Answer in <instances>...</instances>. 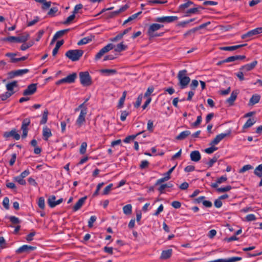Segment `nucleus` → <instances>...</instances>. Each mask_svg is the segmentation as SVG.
<instances>
[{"label": "nucleus", "mask_w": 262, "mask_h": 262, "mask_svg": "<svg viewBox=\"0 0 262 262\" xmlns=\"http://www.w3.org/2000/svg\"><path fill=\"white\" fill-rule=\"evenodd\" d=\"M187 71L183 70L180 71L178 74V79L179 80V84L181 89L185 88L189 84L190 78L186 76Z\"/></svg>", "instance_id": "nucleus-1"}, {"label": "nucleus", "mask_w": 262, "mask_h": 262, "mask_svg": "<svg viewBox=\"0 0 262 262\" xmlns=\"http://www.w3.org/2000/svg\"><path fill=\"white\" fill-rule=\"evenodd\" d=\"M83 54V51L81 50H70L66 53V56L73 61L79 60Z\"/></svg>", "instance_id": "nucleus-2"}, {"label": "nucleus", "mask_w": 262, "mask_h": 262, "mask_svg": "<svg viewBox=\"0 0 262 262\" xmlns=\"http://www.w3.org/2000/svg\"><path fill=\"white\" fill-rule=\"evenodd\" d=\"M81 84L83 86H90L92 83L91 77L88 72H81L79 73Z\"/></svg>", "instance_id": "nucleus-3"}, {"label": "nucleus", "mask_w": 262, "mask_h": 262, "mask_svg": "<svg viewBox=\"0 0 262 262\" xmlns=\"http://www.w3.org/2000/svg\"><path fill=\"white\" fill-rule=\"evenodd\" d=\"M115 46L112 43H108L103 48H102L98 53L95 55V59L97 60L100 59L102 56L108 52L112 50L114 48Z\"/></svg>", "instance_id": "nucleus-4"}, {"label": "nucleus", "mask_w": 262, "mask_h": 262, "mask_svg": "<svg viewBox=\"0 0 262 262\" xmlns=\"http://www.w3.org/2000/svg\"><path fill=\"white\" fill-rule=\"evenodd\" d=\"M163 27V25L159 24H151L148 29V34L150 37H153L155 36H159V34H154V32L158 30L161 28Z\"/></svg>", "instance_id": "nucleus-5"}, {"label": "nucleus", "mask_w": 262, "mask_h": 262, "mask_svg": "<svg viewBox=\"0 0 262 262\" xmlns=\"http://www.w3.org/2000/svg\"><path fill=\"white\" fill-rule=\"evenodd\" d=\"M262 33V27L257 28L248 31L247 33L242 35V38L245 39L247 38H251L253 36Z\"/></svg>", "instance_id": "nucleus-6"}, {"label": "nucleus", "mask_w": 262, "mask_h": 262, "mask_svg": "<svg viewBox=\"0 0 262 262\" xmlns=\"http://www.w3.org/2000/svg\"><path fill=\"white\" fill-rule=\"evenodd\" d=\"M30 38L29 34L27 33H24L19 36H11V42H25Z\"/></svg>", "instance_id": "nucleus-7"}, {"label": "nucleus", "mask_w": 262, "mask_h": 262, "mask_svg": "<svg viewBox=\"0 0 262 262\" xmlns=\"http://www.w3.org/2000/svg\"><path fill=\"white\" fill-rule=\"evenodd\" d=\"M178 19L176 16H163L156 18L155 21L159 23H170Z\"/></svg>", "instance_id": "nucleus-8"}, {"label": "nucleus", "mask_w": 262, "mask_h": 262, "mask_svg": "<svg viewBox=\"0 0 262 262\" xmlns=\"http://www.w3.org/2000/svg\"><path fill=\"white\" fill-rule=\"evenodd\" d=\"M86 113V111L85 108L81 110L80 115L76 121V124L78 127H80L85 122V118Z\"/></svg>", "instance_id": "nucleus-9"}, {"label": "nucleus", "mask_w": 262, "mask_h": 262, "mask_svg": "<svg viewBox=\"0 0 262 262\" xmlns=\"http://www.w3.org/2000/svg\"><path fill=\"white\" fill-rule=\"evenodd\" d=\"M36 248V247L24 245L16 250V253L17 254H21L23 253H29L31 251H34Z\"/></svg>", "instance_id": "nucleus-10"}, {"label": "nucleus", "mask_w": 262, "mask_h": 262, "mask_svg": "<svg viewBox=\"0 0 262 262\" xmlns=\"http://www.w3.org/2000/svg\"><path fill=\"white\" fill-rule=\"evenodd\" d=\"M231 130H228L226 133H222L217 135L215 138L211 141L210 145H214L217 144L224 138L229 136L231 134Z\"/></svg>", "instance_id": "nucleus-11"}, {"label": "nucleus", "mask_w": 262, "mask_h": 262, "mask_svg": "<svg viewBox=\"0 0 262 262\" xmlns=\"http://www.w3.org/2000/svg\"><path fill=\"white\" fill-rule=\"evenodd\" d=\"M36 83H32L29 85L27 88L24 91L23 95L24 96H29L33 95L36 91Z\"/></svg>", "instance_id": "nucleus-12"}, {"label": "nucleus", "mask_w": 262, "mask_h": 262, "mask_svg": "<svg viewBox=\"0 0 262 262\" xmlns=\"http://www.w3.org/2000/svg\"><path fill=\"white\" fill-rule=\"evenodd\" d=\"M4 137L6 138L12 137L16 140L20 139V135L17 133L16 129H13L10 132H5Z\"/></svg>", "instance_id": "nucleus-13"}, {"label": "nucleus", "mask_w": 262, "mask_h": 262, "mask_svg": "<svg viewBox=\"0 0 262 262\" xmlns=\"http://www.w3.org/2000/svg\"><path fill=\"white\" fill-rule=\"evenodd\" d=\"M257 64L256 60L253 61L252 62L247 64L241 67L239 70L244 72H247L253 69Z\"/></svg>", "instance_id": "nucleus-14"}, {"label": "nucleus", "mask_w": 262, "mask_h": 262, "mask_svg": "<svg viewBox=\"0 0 262 262\" xmlns=\"http://www.w3.org/2000/svg\"><path fill=\"white\" fill-rule=\"evenodd\" d=\"M238 92L237 90L233 91L230 97L226 100V102L229 104V106H232L234 104V102L237 98Z\"/></svg>", "instance_id": "nucleus-15"}, {"label": "nucleus", "mask_w": 262, "mask_h": 262, "mask_svg": "<svg viewBox=\"0 0 262 262\" xmlns=\"http://www.w3.org/2000/svg\"><path fill=\"white\" fill-rule=\"evenodd\" d=\"M52 136L51 130L47 126H45L42 129L43 139L45 141H48V139Z\"/></svg>", "instance_id": "nucleus-16"}, {"label": "nucleus", "mask_w": 262, "mask_h": 262, "mask_svg": "<svg viewBox=\"0 0 262 262\" xmlns=\"http://www.w3.org/2000/svg\"><path fill=\"white\" fill-rule=\"evenodd\" d=\"M185 2V3L179 6L178 8L179 12H184L187 8L194 4L190 0H186Z\"/></svg>", "instance_id": "nucleus-17"}, {"label": "nucleus", "mask_w": 262, "mask_h": 262, "mask_svg": "<svg viewBox=\"0 0 262 262\" xmlns=\"http://www.w3.org/2000/svg\"><path fill=\"white\" fill-rule=\"evenodd\" d=\"M190 157L192 161L197 162L200 160L201 156L198 150H194L191 152Z\"/></svg>", "instance_id": "nucleus-18"}, {"label": "nucleus", "mask_w": 262, "mask_h": 262, "mask_svg": "<svg viewBox=\"0 0 262 262\" xmlns=\"http://www.w3.org/2000/svg\"><path fill=\"white\" fill-rule=\"evenodd\" d=\"M87 199V196H85L84 197L81 198L75 204V205L73 206V210L74 211H76L78 210L83 205L85 201Z\"/></svg>", "instance_id": "nucleus-19"}, {"label": "nucleus", "mask_w": 262, "mask_h": 262, "mask_svg": "<svg viewBox=\"0 0 262 262\" xmlns=\"http://www.w3.org/2000/svg\"><path fill=\"white\" fill-rule=\"evenodd\" d=\"M246 45H247V44H242V45H239L230 46V47H222L220 48V49L221 50H223V51H234L236 49H238L240 48L245 47Z\"/></svg>", "instance_id": "nucleus-20"}, {"label": "nucleus", "mask_w": 262, "mask_h": 262, "mask_svg": "<svg viewBox=\"0 0 262 262\" xmlns=\"http://www.w3.org/2000/svg\"><path fill=\"white\" fill-rule=\"evenodd\" d=\"M204 9V8L202 6H198V7L196 8L189 9L186 11L185 16H189L190 15V14L199 13L201 10H203Z\"/></svg>", "instance_id": "nucleus-21"}, {"label": "nucleus", "mask_w": 262, "mask_h": 262, "mask_svg": "<svg viewBox=\"0 0 262 262\" xmlns=\"http://www.w3.org/2000/svg\"><path fill=\"white\" fill-rule=\"evenodd\" d=\"M191 134L189 130H185L181 132L179 135L176 137L175 139L177 140H183L186 139Z\"/></svg>", "instance_id": "nucleus-22"}, {"label": "nucleus", "mask_w": 262, "mask_h": 262, "mask_svg": "<svg viewBox=\"0 0 262 262\" xmlns=\"http://www.w3.org/2000/svg\"><path fill=\"white\" fill-rule=\"evenodd\" d=\"M172 249H168L162 251L160 258L162 259L169 258L172 254Z\"/></svg>", "instance_id": "nucleus-23"}, {"label": "nucleus", "mask_w": 262, "mask_h": 262, "mask_svg": "<svg viewBox=\"0 0 262 262\" xmlns=\"http://www.w3.org/2000/svg\"><path fill=\"white\" fill-rule=\"evenodd\" d=\"M94 36H87L85 37H84L82 38L81 40H80L78 42L77 45L78 46H81L83 45H85L90 41H91L94 38Z\"/></svg>", "instance_id": "nucleus-24"}, {"label": "nucleus", "mask_w": 262, "mask_h": 262, "mask_svg": "<svg viewBox=\"0 0 262 262\" xmlns=\"http://www.w3.org/2000/svg\"><path fill=\"white\" fill-rule=\"evenodd\" d=\"M17 81H13L7 84L6 85L7 91L10 92H15V91H14V88L17 87Z\"/></svg>", "instance_id": "nucleus-25"}, {"label": "nucleus", "mask_w": 262, "mask_h": 262, "mask_svg": "<svg viewBox=\"0 0 262 262\" xmlns=\"http://www.w3.org/2000/svg\"><path fill=\"white\" fill-rule=\"evenodd\" d=\"M63 43H64L63 40H61L58 41L56 42L55 47L54 48V49H53V52H52V55L53 56H56V55L58 53L59 48L63 44Z\"/></svg>", "instance_id": "nucleus-26"}, {"label": "nucleus", "mask_w": 262, "mask_h": 262, "mask_svg": "<svg viewBox=\"0 0 262 262\" xmlns=\"http://www.w3.org/2000/svg\"><path fill=\"white\" fill-rule=\"evenodd\" d=\"M260 96L258 95H253L250 99L249 104L254 105L258 103L260 100Z\"/></svg>", "instance_id": "nucleus-27"}, {"label": "nucleus", "mask_w": 262, "mask_h": 262, "mask_svg": "<svg viewBox=\"0 0 262 262\" xmlns=\"http://www.w3.org/2000/svg\"><path fill=\"white\" fill-rule=\"evenodd\" d=\"M145 131L143 130V131H142V132H140L138 133H137V134L136 135H131V136H128L127 137H126L124 140H123V142H125V143H129L131 140H133L134 139H135L136 137H137L138 136H139V135L143 133Z\"/></svg>", "instance_id": "nucleus-28"}, {"label": "nucleus", "mask_w": 262, "mask_h": 262, "mask_svg": "<svg viewBox=\"0 0 262 262\" xmlns=\"http://www.w3.org/2000/svg\"><path fill=\"white\" fill-rule=\"evenodd\" d=\"M123 213L126 215H129L132 212V206L131 204H127L123 207Z\"/></svg>", "instance_id": "nucleus-29"}, {"label": "nucleus", "mask_w": 262, "mask_h": 262, "mask_svg": "<svg viewBox=\"0 0 262 262\" xmlns=\"http://www.w3.org/2000/svg\"><path fill=\"white\" fill-rule=\"evenodd\" d=\"M69 31H70V29H67L57 31L54 35L55 36V38L58 39V38L62 37L63 35H64L67 32H68Z\"/></svg>", "instance_id": "nucleus-30"}, {"label": "nucleus", "mask_w": 262, "mask_h": 262, "mask_svg": "<svg viewBox=\"0 0 262 262\" xmlns=\"http://www.w3.org/2000/svg\"><path fill=\"white\" fill-rule=\"evenodd\" d=\"M48 111L47 109H46L42 114V118L40 121V124H45L47 123L48 120Z\"/></svg>", "instance_id": "nucleus-31"}, {"label": "nucleus", "mask_w": 262, "mask_h": 262, "mask_svg": "<svg viewBox=\"0 0 262 262\" xmlns=\"http://www.w3.org/2000/svg\"><path fill=\"white\" fill-rule=\"evenodd\" d=\"M15 92H10L7 91L4 94H0V98L2 101L6 100L8 98L10 97Z\"/></svg>", "instance_id": "nucleus-32"}, {"label": "nucleus", "mask_w": 262, "mask_h": 262, "mask_svg": "<svg viewBox=\"0 0 262 262\" xmlns=\"http://www.w3.org/2000/svg\"><path fill=\"white\" fill-rule=\"evenodd\" d=\"M127 48V46L124 45L123 42H121L118 44L115 49L116 52H120L122 51L125 50Z\"/></svg>", "instance_id": "nucleus-33"}, {"label": "nucleus", "mask_w": 262, "mask_h": 262, "mask_svg": "<svg viewBox=\"0 0 262 262\" xmlns=\"http://www.w3.org/2000/svg\"><path fill=\"white\" fill-rule=\"evenodd\" d=\"M254 174L259 178L262 177V164L259 165L254 170Z\"/></svg>", "instance_id": "nucleus-34"}, {"label": "nucleus", "mask_w": 262, "mask_h": 262, "mask_svg": "<svg viewBox=\"0 0 262 262\" xmlns=\"http://www.w3.org/2000/svg\"><path fill=\"white\" fill-rule=\"evenodd\" d=\"M255 122L254 119L249 118L243 126V128H247L252 126Z\"/></svg>", "instance_id": "nucleus-35"}, {"label": "nucleus", "mask_w": 262, "mask_h": 262, "mask_svg": "<svg viewBox=\"0 0 262 262\" xmlns=\"http://www.w3.org/2000/svg\"><path fill=\"white\" fill-rule=\"evenodd\" d=\"M77 75L76 73H73L72 74L67 76V78H68V81H69V83H74L75 81L76 78H77Z\"/></svg>", "instance_id": "nucleus-36"}, {"label": "nucleus", "mask_w": 262, "mask_h": 262, "mask_svg": "<svg viewBox=\"0 0 262 262\" xmlns=\"http://www.w3.org/2000/svg\"><path fill=\"white\" fill-rule=\"evenodd\" d=\"M219 156L215 155L210 161L206 163L208 165V167H211L214 163H215L218 159Z\"/></svg>", "instance_id": "nucleus-37"}, {"label": "nucleus", "mask_w": 262, "mask_h": 262, "mask_svg": "<svg viewBox=\"0 0 262 262\" xmlns=\"http://www.w3.org/2000/svg\"><path fill=\"white\" fill-rule=\"evenodd\" d=\"M29 72V70L27 69L17 70L15 71V74L16 76H21L25 74H26Z\"/></svg>", "instance_id": "nucleus-38"}, {"label": "nucleus", "mask_w": 262, "mask_h": 262, "mask_svg": "<svg viewBox=\"0 0 262 262\" xmlns=\"http://www.w3.org/2000/svg\"><path fill=\"white\" fill-rule=\"evenodd\" d=\"M9 219L13 224H19L21 223V221L15 216H10Z\"/></svg>", "instance_id": "nucleus-39"}, {"label": "nucleus", "mask_w": 262, "mask_h": 262, "mask_svg": "<svg viewBox=\"0 0 262 262\" xmlns=\"http://www.w3.org/2000/svg\"><path fill=\"white\" fill-rule=\"evenodd\" d=\"M100 72L107 75L115 74L117 73V71L115 69H102Z\"/></svg>", "instance_id": "nucleus-40"}, {"label": "nucleus", "mask_w": 262, "mask_h": 262, "mask_svg": "<svg viewBox=\"0 0 262 262\" xmlns=\"http://www.w3.org/2000/svg\"><path fill=\"white\" fill-rule=\"evenodd\" d=\"M167 2V1H160V0H148L147 1L149 4H164Z\"/></svg>", "instance_id": "nucleus-41"}, {"label": "nucleus", "mask_w": 262, "mask_h": 262, "mask_svg": "<svg viewBox=\"0 0 262 262\" xmlns=\"http://www.w3.org/2000/svg\"><path fill=\"white\" fill-rule=\"evenodd\" d=\"M147 129L150 133H152L154 131V122L151 120H149L147 122Z\"/></svg>", "instance_id": "nucleus-42"}, {"label": "nucleus", "mask_w": 262, "mask_h": 262, "mask_svg": "<svg viewBox=\"0 0 262 262\" xmlns=\"http://www.w3.org/2000/svg\"><path fill=\"white\" fill-rule=\"evenodd\" d=\"M241 257H232L228 259H224V262H236L242 259Z\"/></svg>", "instance_id": "nucleus-43"}, {"label": "nucleus", "mask_w": 262, "mask_h": 262, "mask_svg": "<svg viewBox=\"0 0 262 262\" xmlns=\"http://www.w3.org/2000/svg\"><path fill=\"white\" fill-rule=\"evenodd\" d=\"M14 180L21 185H25L26 184V181L20 176L15 177Z\"/></svg>", "instance_id": "nucleus-44"}, {"label": "nucleus", "mask_w": 262, "mask_h": 262, "mask_svg": "<svg viewBox=\"0 0 262 262\" xmlns=\"http://www.w3.org/2000/svg\"><path fill=\"white\" fill-rule=\"evenodd\" d=\"M232 187L230 185L226 186L224 187L219 188L217 189V191L219 192H225L228 191L231 189Z\"/></svg>", "instance_id": "nucleus-45"}, {"label": "nucleus", "mask_w": 262, "mask_h": 262, "mask_svg": "<svg viewBox=\"0 0 262 262\" xmlns=\"http://www.w3.org/2000/svg\"><path fill=\"white\" fill-rule=\"evenodd\" d=\"M38 205L39 207L42 209H43L45 207V199L43 197H40L38 201Z\"/></svg>", "instance_id": "nucleus-46"}, {"label": "nucleus", "mask_w": 262, "mask_h": 262, "mask_svg": "<svg viewBox=\"0 0 262 262\" xmlns=\"http://www.w3.org/2000/svg\"><path fill=\"white\" fill-rule=\"evenodd\" d=\"M113 186V184H110L108 185H107L106 187H105L103 190L102 194L103 195L108 194L110 193Z\"/></svg>", "instance_id": "nucleus-47"}, {"label": "nucleus", "mask_w": 262, "mask_h": 262, "mask_svg": "<svg viewBox=\"0 0 262 262\" xmlns=\"http://www.w3.org/2000/svg\"><path fill=\"white\" fill-rule=\"evenodd\" d=\"M252 166L251 165L248 164L244 165L241 169H239V173H244L246 171L252 169Z\"/></svg>", "instance_id": "nucleus-48"}, {"label": "nucleus", "mask_w": 262, "mask_h": 262, "mask_svg": "<svg viewBox=\"0 0 262 262\" xmlns=\"http://www.w3.org/2000/svg\"><path fill=\"white\" fill-rule=\"evenodd\" d=\"M211 146V147L206 148L205 149V152L208 154H211L217 149V147L214 146V145Z\"/></svg>", "instance_id": "nucleus-49"}, {"label": "nucleus", "mask_w": 262, "mask_h": 262, "mask_svg": "<svg viewBox=\"0 0 262 262\" xmlns=\"http://www.w3.org/2000/svg\"><path fill=\"white\" fill-rule=\"evenodd\" d=\"M75 15L74 14H72V15H70L67 19L63 22V24L64 25H68L71 23L73 20L75 18Z\"/></svg>", "instance_id": "nucleus-50"}, {"label": "nucleus", "mask_w": 262, "mask_h": 262, "mask_svg": "<svg viewBox=\"0 0 262 262\" xmlns=\"http://www.w3.org/2000/svg\"><path fill=\"white\" fill-rule=\"evenodd\" d=\"M87 144L86 142H82L80 148V152L81 154H84L86 152Z\"/></svg>", "instance_id": "nucleus-51"}, {"label": "nucleus", "mask_w": 262, "mask_h": 262, "mask_svg": "<svg viewBox=\"0 0 262 262\" xmlns=\"http://www.w3.org/2000/svg\"><path fill=\"white\" fill-rule=\"evenodd\" d=\"M3 205L6 209H9V199L8 197H5L3 201Z\"/></svg>", "instance_id": "nucleus-52"}, {"label": "nucleus", "mask_w": 262, "mask_h": 262, "mask_svg": "<svg viewBox=\"0 0 262 262\" xmlns=\"http://www.w3.org/2000/svg\"><path fill=\"white\" fill-rule=\"evenodd\" d=\"M96 217L94 215L91 216L88 222V227L89 228H92L93 226V223L96 221Z\"/></svg>", "instance_id": "nucleus-53"}, {"label": "nucleus", "mask_w": 262, "mask_h": 262, "mask_svg": "<svg viewBox=\"0 0 262 262\" xmlns=\"http://www.w3.org/2000/svg\"><path fill=\"white\" fill-rule=\"evenodd\" d=\"M142 95H140L138 97L136 102L134 104V106L135 107L138 108L140 106V105H141V102H142Z\"/></svg>", "instance_id": "nucleus-54"}, {"label": "nucleus", "mask_w": 262, "mask_h": 262, "mask_svg": "<svg viewBox=\"0 0 262 262\" xmlns=\"http://www.w3.org/2000/svg\"><path fill=\"white\" fill-rule=\"evenodd\" d=\"M169 180L168 177H164V178H161L157 181V182L155 183V185H158L161 184L162 183H163L166 181H168Z\"/></svg>", "instance_id": "nucleus-55"}, {"label": "nucleus", "mask_w": 262, "mask_h": 262, "mask_svg": "<svg viewBox=\"0 0 262 262\" xmlns=\"http://www.w3.org/2000/svg\"><path fill=\"white\" fill-rule=\"evenodd\" d=\"M103 185H104V183H103V182L98 184V185L97 186L96 190H95V191L94 192V193L93 194V196H96L97 195H98L99 191Z\"/></svg>", "instance_id": "nucleus-56"}, {"label": "nucleus", "mask_w": 262, "mask_h": 262, "mask_svg": "<svg viewBox=\"0 0 262 262\" xmlns=\"http://www.w3.org/2000/svg\"><path fill=\"white\" fill-rule=\"evenodd\" d=\"M83 8V5L81 4L76 5L74 9V10L73 11V13L75 15V14L78 13L79 10Z\"/></svg>", "instance_id": "nucleus-57"}, {"label": "nucleus", "mask_w": 262, "mask_h": 262, "mask_svg": "<svg viewBox=\"0 0 262 262\" xmlns=\"http://www.w3.org/2000/svg\"><path fill=\"white\" fill-rule=\"evenodd\" d=\"M58 11V8L57 7H53L50 9L48 13V15L53 16H54L55 13H56Z\"/></svg>", "instance_id": "nucleus-58"}, {"label": "nucleus", "mask_w": 262, "mask_h": 262, "mask_svg": "<svg viewBox=\"0 0 262 262\" xmlns=\"http://www.w3.org/2000/svg\"><path fill=\"white\" fill-rule=\"evenodd\" d=\"M36 232L35 231H33L30 233L29 234H28L26 237V239L28 242H30L33 240V237L35 235Z\"/></svg>", "instance_id": "nucleus-59"}, {"label": "nucleus", "mask_w": 262, "mask_h": 262, "mask_svg": "<svg viewBox=\"0 0 262 262\" xmlns=\"http://www.w3.org/2000/svg\"><path fill=\"white\" fill-rule=\"evenodd\" d=\"M246 219L247 221L250 222L255 221L256 219V218L254 214H249L246 216Z\"/></svg>", "instance_id": "nucleus-60"}, {"label": "nucleus", "mask_w": 262, "mask_h": 262, "mask_svg": "<svg viewBox=\"0 0 262 262\" xmlns=\"http://www.w3.org/2000/svg\"><path fill=\"white\" fill-rule=\"evenodd\" d=\"M149 162L147 160L142 161L140 165L141 169H144L148 166Z\"/></svg>", "instance_id": "nucleus-61"}, {"label": "nucleus", "mask_w": 262, "mask_h": 262, "mask_svg": "<svg viewBox=\"0 0 262 262\" xmlns=\"http://www.w3.org/2000/svg\"><path fill=\"white\" fill-rule=\"evenodd\" d=\"M42 9L43 10H46V9H49L50 6H51V2H46V1H45V2L42 3Z\"/></svg>", "instance_id": "nucleus-62"}, {"label": "nucleus", "mask_w": 262, "mask_h": 262, "mask_svg": "<svg viewBox=\"0 0 262 262\" xmlns=\"http://www.w3.org/2000/svg\"><path fill=\"white\" fill-rule=\"evenodd\" d=\"M56 200V196L55 195L50 196L48 199V203L49 206L51 207V204L55 203Z\"/></svg>", "instance_id": "nucleus-63"}, {"label": "nucleus", "mask_w": 262, "mask_h": 262, "mask_svg": "<svg viewBox=\"0 0 262 262\" xmlns=\"http://www.w3.org/2000/svg\"><path fill=\"white\" fill-rule=\"evenodd\" d=\"M171 205L173 208H174L176 209L180 208L181 206V203L180 202L177 201H173L171 203Z\"/></svg>", "instance_id": "nucleus-64"}]
</instances>
